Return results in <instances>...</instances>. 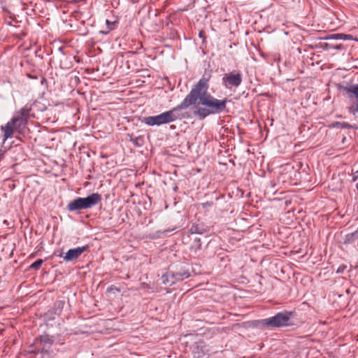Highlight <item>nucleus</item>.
I'll return each mask as SVG.
<instances>
[{
  "label": "nucleus",
  "instance_id": "nucleus-1",
  "mask_svg": "<svg viewBox=\"0 0 358 358\" xmlns=\"http://www.w3.org/2000/svg\"><path fill=\"white\" fill-rule=\"evenodd\" d=\"M210 76H203L182 101L184 108L196 104L194 115L203 120L212 114H218L226 110L228 100L217 99L208 92Z\"/></svg>",
  "mask_w": 358,
  "mask_h": 358
},
{
  "label": "nucleus",
  "instance_id": "nucleus-2",
  "mask_svg": "<svg viewBox=\"0 0 358 358\" xmlns=\"http://www.w3.org/2000/svg\"><path fill=\"white\" fill-rule=\"evenodd\" d=\"M34 116L31 114V106L25 105L15 113L10 121L4 126L1 127L3 131V140L6 141L8 138L13 137L15 133L21 134L27 127L29 119Z\"/></svg>",
  "mask_w": 358,
  "mask_h": 358
},
{
  "label": "nucleus",
  "instance_id": "nucleus-3",
  "mask_svg": "<svg viewBox=\"0 0 358 358\" xmlns=\"http://www.w3.org/2000/svg\"><path fill=\"white\" fill-rule=\"evenodd\" d=\"M182 109L185 108L182 106L181 102L180 104L170 110L165 111L157 115L145 117L142 122L148 126H160L169 124L180 118L179 111Z\"/></svg>",
  "mask_w": 358,
  "mask_h": 358
},
{
  "label": "nucleus",
  "instance_id": "nucleus-4",
  "mask_svg": "<svg viewBox=\"0 0 358 358\" xmlns=\"http://www.w3.org/2000/svg\"><path fill=\"white\" fill-rule=\"evenodd\" d=\"M102 198L99 193H93L87 197H78L69 202L66 206L69 211L91 208L101 202Z\"/></svg>",
  "mask_w": 358,
  "mask_h": 358
},
{
  "label": "nucleus",
  "instance_id": "nucleus-5",
  "mask_svg": "<svg viewBox=\"0 0 358 358\" xmlns=\"http://www.w3.org/2000/svg\"><path fill=\"white\" fill-rule=\"evenodd\" d=\"M292 312L285 311L278 313L275 315L262 320L260 324L270 328H280L289 325Z\"/></svg>",
  "mask_w": 358,
  "mask_h": 358
},
{
  "label": "nucleus",
  "instance_id": "nucleus-6",
  "mask_svg": "<svg viewBox=\"0 0 358 358\" xmlns=\"http://www.w3.org/2000/svg\"><path fill=\"white\" fill-rule=\"evenodd\" d=\"M243 80L242 74L240 72L231 71L224 74L222 84L227 88L238 87Z\"/></svg>",
  "mask_w": 358,
  "mask_h": 358
},
{
  "label": "nucleus",
  "instance_id": "nucleus-7",
  "mask_svg": "<svg viewBox=\"0 0 358 358\" xmlns=\"http://www.w3.org/2000/svg\"><path fill=\"white\" fill-rule=\"evenodd\" d=\"M343 95L350 100L358 102V84H352L350 86H342L341 87Z\"/></svg>",
  "mask_w": 358,
  "mask_h": 358
},
{
  "label": "nucleus",
  "instance_id": "nucleus-8",
  "mask_svg": "<svg viewBox=\"0 0 358 358\" xmlns=\"http://www.w3.org/2000/svg\"><path fill=\"white\" fill-rule=\"evenodd\" d=\"M88 248V246L78 247L69 250L64 257L66 262H71L77 259Z\"/></svg>",
  "mask_w": 358,
  "mask_h": 358
},
{
  "label": "nucleus",
  "instance_id": "nucleus-9",
  "mask_svg": "<svg viewBox=\"0 0 358 358\" xmlns=\"http://www.w3.org/2000/svg\"><path fill=\"white\" fill-rule=\"evenodd\" d=\"M194 358H209L206 346L202 342L195 343L192 350Z\"/></svg>",
  "mask_w": 358,
  "mask_h": 358
},
{
  "label": "nucleus",
  "instance_id": "nucleus-10",
  "mask_svg": "<svg viewBox=\"0 0 358 358\" xmlns=\"http://www.w3.org/2000/svg\"><path fill=\"white\" fill-rule=\"evenodd\" d=\"M173 272H166L162 276V281L164 284H169L170 285L175 284L176 280L172 278Z\"/></svg>",
  "mask_w": 358,
  "mask_h": 358
},
{
  "label": "nucleus",
  "instance_id": "nucleus-11",
  "mask_svg": "<svg viewBox=\"0 0 358 358\" xmlns=\"http://www.w3.org/2000/svg\"><path fill=\"white\" fill-rule=\"evenodd\" d=\"M189 277V273L187 271H183V272H178L176 273H173L172 278H173L174 280H176V282L178 281L183 280L184 279H186Z\"/></svg>",
  "mask_w": 358,
  "mask_h": 358
},
{
  "label": "nucleus",
  "instance_id": "nucleus-12",
  "mask_svg": "<svg viewBox=\"0 0 358 358\" xmlns=\"http://www.w3.org/2000/svg\"><path fill=\"white\" fill-rule=\"evenodd\" d=\"M332 127H336V128H342V129H349V128L352 127V126L347 122H334L332 124Z\"/></svg>",
  "mask_w": 358,
  "mask_h": 358
},
{
  "label": "nucleus",
  "instance_id": "nucleus-13",
  "mask_svg": "<svg viewBox=\"0 0 358 358\" xmlns=\"http://www.w3.org/2000/svg\"><path fill=\"white\" fill-rule=\"evenodd\" d=\"M40 341L43 345H52L53 340L49 336L43 335L40 337Z\"/></svg>",
  "mask_w": 358,
  "mask_h": 358
},
{
  "label": "nucleus",
  "instance_id": "nucleus-14",
  "mask_svg": "<svg viewBox=\"0 0 358 358\" xmlns=\"http://www.w3.org/2000/svg\"><path fill=\"white\" fill-rule=\"evenodd\" d=\"M43 262V259H38L29 266V268L34 270H38L41 268Z\"/></svg>",
  "mask_w": 358,
  "mask_h": 358
},
{
  "label": "nucleus",
  "instance_id": "nucleus-15",
  "mask_svg": "<svg viewBox=\"0 0 358 358\" xmlns=\"http://www.w3.org/2000/svg\"><path fill=\"white\" fill-rule=\"evenodd\" d=\"M349 112L355 115L358 112V102L354 101V103L348 109Z\"/></svg>",
  "mask_w": 358,
  "mask_h": 358
},
{
  "label": "nucleus",
  "instance_id": "nucleus-16",
  "mask_svg": "<svg viewBox=\"0 0 358 358\" xmlns=\"http://www.w3.org/2000/svg\"><path fill=\"white\" fill-rule=\"evenodd\" d=\"M121 290L120 288L117 287L115 285H111L108 288V292L115 293V292H120Z\"/></svg>",
  "mask_w": 358,
  "mask_h": 358
},
{
  "label": "nucleus",
  "instance_id": "nucleus-17",
  "mask_svg": "<svg viewBox=\"0 0 358 358\" xmlns=\"http://www.w3.org/2000/svg\"><path fill=\"white\" fill-rule=\"evenodd\" d=\"M212 204H213V203H212V202H210H210H206V203H203L202 205H203V206L204 208H206V207H207V206H210Z\"/></svg>",
  "mask_w": 358,
  "mask_h": 358
},
{
  "label": "nucleus",
  "instance_id": "nucleus-18",
  "mask_svg": "<svg viewBox=\"0 0 358 358\" xmlns=\"http://www.w3.org/2000/svg\"><path fill=\"white\" fill-rule=\"evenodd\" d=\"M196 242H197V244H198V246L200 247L201 244H200V239H198V240H195Z\"/></svg>",
  "mask_w": 358,
  "mask_h": 358
},
{
  "label": "nucleus",
  "instance_id": "nucleus-19",
  "mask_svg": "<svg viewBox=\"0 0 358 358\" xmlns=\"http://www.w3.org/2000/svg\"><path fill=\"white\" fill-rule=\"evenodd\" d=\"M2 159H3V157L0 156V162L2 160Z\"/></svg>",
  "mask_w": 358,
  "mask_h": 358
}]
</instances>
